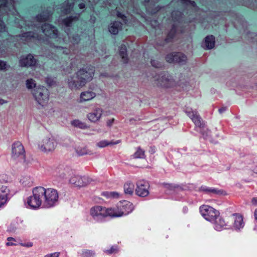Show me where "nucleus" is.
Here are the masks:
<instances>
[{"instance_id": "3c124183", "label": "nucleus", "mask_w": 257, "mask_h": 257, "mask_svg": "<svg viewBox=\"0 0 257 257\" xmlns=\"http://www.w3.org/2000/svg\"><path fill=\"white\" fill-rule=\"evenodd\" d=\"M117 17L121 19L125 23L126 22V17L120 12H118L117 13Z\"/></svg>"}, {"instance_id": "473e14b6", "label": "nucleus", "mask_w": 257, "mask_h": 257, "mask_svg": "<svg viewBox=\"0 0 257 257\" xmlns=\"http://www.w3.org/2000/svg\"><path fill=\"white\" fill-rule=\"evenodd\" d=\"M95 96V93L92 91H85L81 93L80 99L81 101H88Z\"/></svg>"}, {"instance_id": "7ed1b4c3", "label": "nucleus", "mask_w": 257, "mask_h": 257, "mask_svg": "<svg viewBox=\"0 0 257 257\" xmlns=\"http://www.w3.org/2000/svg\"><path fill=\"white\" fill-rule=\"evenodd\" d=\"M42 191L43 208H51L58 204L59 193L52 188H45L41 186Z\"/></svg>"}, {"instance_id": "f03ea898", "label": "nucleus", "mask_w": 257, "mask_h": 257, "mask_svg": "<svg viewBox=\"0 0 257 257\" xmlns=\"http://www.w3.org/2000/svg\"><path fill=\"white\" fill-rule=\"evenodd\" d=\"M24 203L27 208L37 210L43 208L42 191L41 186L36 187L32 190V195L28 197Z\"/></svg>"}, {"instance_id": "ea45409f", "label": "nucleus", "mask_w": 257, "mask_h": 257, "mask_svg": "<svg viewBox=\"0 0 257 257\" xmlns=\"http://www.w3.org/2000/svg\"><path fill=\"white\" fill-rule=\"evenodd\" d=\"M71 124L74 126L78 127L79 128L83 129L86 128L87 127L86 124L84 122H83L78 119H75L72 121Z\"/></svg>"}, {"instance_id": "b1692460", "label": "nucleus", "mask_w": 257, "mask_h": 257, "mask_svg": "<svg viewBox=\"0 0 257 257\" xmlns=\"http://www.w3.org/2000/svg\"><path fill=\"white\" fill-rule=\"evenodd\" d=\"M52 14V10L47 9L41 13L37 15L35 17V19L37 22H39L48 21L51 19Z\"/></svg>"}, {"instance_id": "9d476101", "label": "nucleus", "mask_w": 257, "mask_h": 257, "mask_svg": "<svg viewBox=\"0 0 257 257\" xmlns=\"http://www.w3.org/2000/svg\"><path fill=\"white\" fill-rule=\"evenodd\" d=\"M12 157L17 162L25 160V151L22 144L20 142L14 143L12 146Z\"/></svg>"}, {"instance_id": "aec40b11", "label": "nucleus", "mask_w": 257, "mask_h": 257, "mask_svg": "<svg viewBox=\"0 0 257 257\" xmlns=\"http://www.w3.org/2000/svg\"><path fill=\"white\" fill-rule=\"evenodd\" d=\"M20 65L21 67H32L37 64V60L34 58L33 55L29 54L26 56L21 57L19 60Z\"/></svg>"}, {"instance_id": "f3484780", "label": "nucleus", "mask_w": 257, "mask_h": 257, "mask_svg": "<svg viewBox=\"0 0 257 257\" xmlns=\"http://www.w3.org/2000/svg\"><path fill=\"white\" fill-rule=\"evenodd\" d=\"M57 143L54 138H48L44 139L41 145H39V149L44 152H52L54 150Z\"/></svg>"}, {"instance_id": "bb28decb", "label": "nucleus", "mask_w": 257, "mask_h": 257, "mask_svg": "<svg viewBox=\"0 0 257 257\" xmlns=\"http://www.w3.org/2000/svg\"><path fill=\"white\" fill-rule=\"evenodd\" d=\"M212 223L213 224L214 228L217 231H220L223 229H226L227 224L223 218L220 215L215 219V220L213 221Z\"/></svg>"}, {"instance_id": "c85d7f7f", "label": "nucleus", "mask_w": 257, "mask_h": 257, "mask_svg": "<svg viewBox=\"0 0 257 257\" xmlns=\"http://www.w3.org/2000/svg\"><path fill=\"white\" fill-rule=\"evenodd\" d=\"M122 24L118 21H114L110 24L108 27L109 32L112 35H116L122 29Z\"/></svg>"}, {"instance_id": "bf43d9fd", "label": "nucleus", "mask_w": 257, "mask_h": 257, "mask_svg": "<svg viewBox=\"0 0 257 257\" xmlns=\"http://www.w3.org/2000/svg\"><path fill=\"white\" fill-rule=\"evenodd\" d=\"M256 36V34L254 33H249L248 34V36L249 37H253L254 36Z\"/></svg>"}, {"instance_id": "de8ad7c7", "label": "nucleus", "mask_w": 257, "mask_h": 257, "mask_svg": "<svg viewBox=\"0 0 257 257\" xmlns=\"http://www.w3.org/2000/svg\"><path fill=\"white\" fill-rule=\"evenodd\" d=\"M53 47H56L57 50H63V53H64V54H68L70 53V50L68 49L65 48H63L61 46H55L54 45H53Z\"/></svg>"}, {"instance_id": "09e8293b", "label": "nucleus", "mask_w": 257, "mask_h": 257, "mask_svg": "<svg viewBox=\"0 0 257 257\" xmlns=\"http://www.w3.org/2000/svg\"><path fill=\"white\" fill-rule=\"evenodd\" d=\"M152 66L155 68H160L162 66V64L158 61L152 60L151 62Z\"/></svg>"}, {"instance_id": "a211bd4d", "label": "nucleus", "mask_w": 257, "mask_h": 257, "mask_svg": "<svg viewBox=\"0 0 257 257\" xmlns=\"http://www.w3.org/2000/svg\"><path fill=\"white\" fill-rule=\"evenodd\" d=\"M12 196L13 194L7 186L0 185V208L5 206Z\"/></svg>"}, {"instance_id": "79ce46f5", "label": "nucleus", "mask_w": 257, "mask_h": 257, "mask_svg": "<svg viewBox=\"0 0 257 257\" xmlns=\"http://www.w3.org/2000/svg\"><path fill=\"white\" fill-rule=\"evenodd\" d=\"M172 17L175 21L180 22L182 19V14L179 11H174L172 13Z\"/></svg>"}, {"instance_id": "13d9d810", "label": "nucleus", "mask_w": 257, "mask_h": 257, "mask_svg": "<svg viewBox=\"0 0 257 257\" xmlns=\"http://www.w3.org/2000/svg\"><path fill=\"white\" fill-rule=\"evenodd\" d=\"M150 152L151 153V154H154L155 153V147H150Z\"/></svg>"}, {"instance_id": "69168bd1", "label": "nucleus", "mask_w": 257, "mask_h": 257, "mask_svg": "<svg viewBox=\"0 0 257 257\" xmlns=\"http://www.w3.org/2000/svg\"><path fill=\"white\" fill-rule=\"evenodd\" d=\"M150 0H144V3L145 4L146 7H147V4L150 2Z\"/></svg>"}, {"instance_id": "20e7f679", "label": "nucleus", "mask_w": 257, "mask_h": 257, "mask_svg": "<svg viewBox=\"0 0 257 257\" xmlns=\"http://www.w3.org/2000/svg\"><path fill=\"white\" fill-rule=\"evenodd\" d=\"M111 208H106L100 205H95L89 210V215L91 218L97 222H102L107 217H112Z\"/></svg>"}, {"instance_id": "680f3d73", "label": "nucleus", "mask_w": 257, "mask_h": 257, "mask_svg": "<svg viewBox=\"0 0 257 257\" xmlns=\"http://www.w3.org/2000/svg\"><path fill=\"white\" fill-rule=\"evenodd\" d=\"M254 216L255 219L257 220V208L254 211Z\"/></svg>"}, {"instance_id": "412c9836", "label": "nucleus", "mask_w": 257, "mask_h": 257, "mask_svg": "<svg viewBox=\"0 0 257 257\" xmlns=\"http://www.w3.org/2000/svg\"><path fill=\"white\" fill-rule=\"evenodd\" d=\"M234 222L232 225V229L236 231H240L244 226L243 216L238 213L232 214Z\"/></svg>"}, {"instance_id": "c9c22d12", "label": "nucleus", "mask_w": 257, "mask_h": 257, "mask_svg": "<svg viewBox=\"0 0 257 257\" xmlns=\"http://www.w3.org/2000/svg\"><path fill=\"white\" fill-rule=\"evenodd\" d=\"M120 142V140L116 142L108 141L107 140H102L98 142L96 144L97 146L99 148H104L108 145H116Z\"/></svg>"}, {"instance_id": "4d7b16f0", "label": "nucleus", "mask_w": 257, "mask_h": 257, "mask_svg": "<svg viewBox=\"0 0 257 257\" xmlns=\"http://www.w3.org/2000/svg\"><path fill=\"white\" fill-rule=\"evenodd\" d=\"M78 7L80 9H83L85 8V4L84 3H80L78 5Z\"/></svg>"}, {"instance_id": "a18cd8bd", "label": "nucleus", "mask_w": 257, "mask_h": 257, "mask_svg": "<svg viewBox=\"0 0 257 257\" xmlns=\"http://www.w3.org/2000/svg\"><path fill=\"white\" fill-rule=\"evenodd\" d=\"M10 67L6 62L0 60V70H7Z\"/></svg>"}, {"instance_id": "1a4fd4ad", "label": "nucleus", "mask_w": 257, "mask_h": 257, "mask_svg": "<svg viewBox=\"0 0 257 257\" xmlns=\"http://www.w3.org/2000/svg\"><path fill=\"white\" fill-rule=\"evenodd\" d=\"M32 94L36 101L42 106L45 105L49 100V91L45 87H36L32 90Z\"/></svg>"}, {"instance_id": "a19ab883", "label": "nucleus", "mask_w": 257, "mask_h": 257, "mask_svg": "<svg viewBox=\"0 0 257 257\" xmlns=\"http://www.w3.org/2000/svg\"><path fill=\"white\" fill-rule=\"evenodd\" d=\"M76 152L79 156H83L90 154V151L86 147H78Z\"/></svg>"}, {"instance_id": "8fccbe9b", "label": "nucleus", "mask_w": 257, "mask_h": 257, "mask_svg": "<svg viewBox=\"0 0 257 257\" xmlns=\"http://www.w3.org/2000/svg\"><path fill=\"white\" fill-rule=\"evenodd\" d=\"M60 255L59 252H55L45 255L44 257H59Z\"/></svg>"}, {"instance_id": "dca6fc26", "label": "nucleus", "mask_w": 257, "mask_h": 257, "mask_svg": "<svg viewBox=\"0 0 257 257\" xmlns=\"http://www.w3.org/2000/svg\"><path fill=\"white\" fill-rule=\"evenodd\" d=\"M16 37L17 38H19L23 43L28 44L31 42H35L37 41H40L41 39V36L38 33L34 32H27L21 35L16 36Z\"/></svg>"}, {"instance_id": "e2e57ef3", "label": "nucleus", "mask_w": 257, "mask_h": 257, "mask_svg": "<svg viewBox=\"0 0 257 257\" xmlns=\"http://www.w3.org/2000/svg\"><path fill=\"white\" fill-rule=\"evenodd\" d=\"M188 208L187 207H183V212L186 213L188 212Z\"/></svg>"}, {"instance_id": "49530a36", "label": "nucleus", "mask_w": 257, "mask_h": 257, "mask_svg": "<svg viewBox=\"0 0 257 257\" xmlns=\"http://www.w3.org/2000/svg\"><path fill=\"white\" fill-rule=\"evenodd\" d=\"M8 242L6 243L7 246H13L16 245L17 244L15 243L16 239L12 237H9L7 238Z\"/></svg>"}, {"instance_id": "cd10ccee", "label": "nucleus", "mask_w": 257, "mask_h": 257, "mask_svg": "<svg viewBox=\"0 0 257 257\" xmlns=\"http://www.w3.org/2000/svg\"><path fill=\"white\" fill-rule=\"evenodd\" d=\"M177 26L175 24L173 25L172 29L168 33L167 37L161 42H158V44L160 46H164L166 44L172 42L176 32Z\"/></svg>"}, {"instance_id": "f8f14e48", "label": "nucleus", "mask_w": 257, "mask_h": 257, "mask_svg": "<svg viewBox=\"0 0 257 257\" xmlns=\"http://www.w3.org/2000/svg\"><path fill=\"white\" fill-rule=\"evenodd\" d=\"M199 210L201 214L204 218L211 222L215 220L216 217L220 215V213L218 210L206 205L201 206Z\"/></svg>"}, {"instance_id": "c756f323", "label": "nucleus", "mask_w": 257, "mask_h": 257, "mask_svg": "<svg viewBox=\"0 0 257 257\" xmlns=\"http://www.w3.org/2000/svg\"><path fill=\"white\" fill-rule=\"evenodd\" d=\"M74 3H70L68 0L65 1L62 5V12L65 14H70L74 7Z\"/></svg>"}, {"instance_id": "0e129e2a", "label": "nucleus", "mask_w": 257, "mask_h": 257, "mask_svg": "<svg viewBox=\"0 0 257 257\" xmlns=\"http://www.w3.org/2000/svg\"><path fill=\"white\" fill-rule=\"evenodd\" d=\"M171 184H167V183H164V186L166 187V188H169V187H171Z\"/></svg>"}, {"instance_id": "4468645a", "label": "nucleus", "mask_w": 257, "mask_h": 257, "mask_svg": "<svg viewBox=\"0 0 257 257\" xmlns=\"http://www.w3.org/2000/svg\"><path fill=\"white\" fill-rule=\"evenodd\" d=\"M166 61L170 63L184 65L187 61L186 56L181 52H172L166 56Z\"/></svg>"}, {"instance_id": "e433bc0d", "label": "nucleus", "mask_w": 257, "mask_h": 257, "mask_svg": "<svg viewBox=\"0 0 257 257\" xmlns=\"http://www.w3.org/2000/svg\"><path fill=\"white\" fill-rule=\"evenodd\" d=\"M9 34L6 30V25L3 20L0 19V37L6 38L8 36Z\"/></svg>"}, {"instance_id": "c03bdc74", "label": "nucleus", "mask_w": 257, "mask_h": 257, "mask_svg": "<svg viewBox=\"0 0 257 257\" xmlns=\"http://www.w3.org/2000/svg\"><path fill=\"white\" fill-rule=\"evenodd\" d=\"M179 2L181 4L188 6V5H191L193 7H195L196 6V4L195 2L189 1V0H179Z\"/></svg>"}, {"instance_id": "774afa93", "label": "nucleus", "mask_w": 257, "mask_h": 257, "mask_svg": "<svg viewBox=\"0 0 257 257\" xmlns=\"http://www.w3.org/2000/svg\"><path fill=\"white\" fill-rule=\"evenodd\" d=\"M91 20L93 22V23H94V21H95V18L94 19H93L91 17Z\"/></svg>"}, {"instance_id": "4be33fe9", "label": "nucleus", "mask_w": 257, "mask_h": 257, "mask_svg": "<svg viewBox=\"0 0 257 257\" xmlns=\"http://www.w3.org/2000/svg\"><path fill=\"white\" fill-rule=\"evenodd\" d=\"M199 191L210 196L224 195L223 190H219L215 188H211L206 186H201L199 188Z\"/></svg>"}, {"instance_id": "f257e3e1", "label": "nucleus", "mask_w": 257, "mask_h": 257, "mask_svg": "<svg viewBox=\"0 0 257 257\" xmlns=\"http://www.w3.org/2000/svg\"><path fill=\"white\" fill-rule=\"evenodd\" d=\"M95 70L93 67H86L80 69L76 76H71L68 78V85L71 89H78L84 86L93 78Z\"/></svg>"}, {"instance_id": "0eeeda50", "label": "nucleus", "mask_w": 257, "mask_h": 257, "mask_svg": "<svg viewBox=\"0 0 257 257\" xmlns=\"http://www.w3.org/2000/svg\"><path fill=\"white\" fill-rule=\"evenodd\" d=\"M80 14H77L75 16H70L62 19L61 21V24L65 27V32L67 34L69 39L73 44H77L79 42L80 39V36L78 35L71 36L70 33V27L72 24L79 20Z\"/></svg>"}, {"instance_id": "39448f33", "label": "nucleus", "mask_w": 257, "mask_h": 257, "mask_svg": "<svg viewBox=\"0 0 257 257\" xmlns=\"http://www.w3.org/2000/svg\"><path fill=\"white\" fill-rule=\"evenodd\" d=\"M111 208L114 218L128 215L134 210V206L130 201L123 200L119 201L116 206Z\"/></svg>"}, {"instance_id": "5701e85b", "label": "nucleus", "mask_w": 257, "mask_h": 257, "mask_svg": "<svg viewBox=\"0 0 257 257\" xmlns=\"http://www.w3.org/2000/svg\"><path fill=\"white\" fill-rule=\"evenodd\" d=\"M24 227L23 220L17 218L11 223L7 230L10 232H15L18 230L23 229Z\"/></svg>"}, {"instance_id": "58836bf2", "label": "nucleus", "mask_w": 257, "mask_h": 257, "mask_svg": "<svg viewBox=\"0 0 257 257\" xmlns=\"http://www.w3.org/2000/svg\"><path fill=\"white\" fill-rule=\"evenodd\" d=\"M118 247L117 245H112L109 248L103 250L107 254H115L118 252Z\"/></svg>"}, {"instance_id": "603ef678", "label": "nucleus", "mask_w": 257, "mask_h": 257, "mask_svg": "<svg viewBox=\"0 0 257 257\" xmlns=\"http://www.w3.org/2000/svg\"><path fill=\"white\" fill-rule=\"evenodd\" d=\"M227 109V106H222L218 109L219 113L222 114Z\"/></svg>"}, {"instance_id": "393cba45", "label": "nucleus", "mask_w": 257, "mask_h": 257, "mask_svg": "<svg viewBox=\"0 0 257 257\" xmlns=\"http://www.w3.org/2000/svg\"><path fill=\"white\" fill-rule=\"evenodd\" d=\"M102 109L100 108H96L91 112L87 114L88 119L92 122H96L101 118L102 114Z\"/></svg>"}, {"instance_id": "37998d69", "label": "nucleus", "mask_w": 257, "mask_h": 257, "mask_svg": "<svg viewBox=\"0 0 257 257\" xmlns=\"http://www.w3.org/2000/svg\"><path fill=\"white\" fill-rule=\"evenodd\" d=\"M26 86L27 88L28 89H32L33 87L35 88L36 87V83L35 82V81L33 79H28L26 81Z\"/></svg>"}, {"instance_id": "6e6552de", "label": "nucleus", "mask_w": 257, "mask_h": 257, "mask_svg": "<svg viewBox=\"0 0 257 257\" xmlns=\"http://www.w3.org/2000/svg\"><path fill=\"white\" fill-rule=\"evenodd\" d=\"M156 84L162 88H171L176 85L173 76L168 72H163L155 77Z\"/></svg>"}, {"instance_id": "423d86ee", "label": "nucleus", "mask_w": 257, "mask_h": 257, "mask_svg": "<svg viewBox=\"0 0 257 257\" xmlns=\"http://www.w3.org/2000/svg\"><path fill=\"white\" fill-rule=\"evenodd\" d=\"M186 113L193 121L196 127L199 129V130L197 131L202 134L204 138L207 139V138L210 135V131L205 126V124L202 119L198 114V112L196 111L188 109L186 110Z\"/></svg>"}, {"instance_id": "ddd939ff", "label": "nucleus", "mask_w": 257, "mask_h": 257, "mask_svg": "<svg viewBox=\"0 0 257 257\" xmlns=\"http://www.w3.org/2000/svg\"><path fill=\"white\" fill-rule=\"evenodd\" d=\"M150 183L146 180H140L137 182L136 193L141 197H145L149 194Z\"/></svg>"}, {"instance_id": "2eb2a0df", "label": "nucleus", "mask_w": 257, "mask_h": 257, "mask_svg": "<svg viewBox=\"0 0 257 257\" xmlns=\"http://www.w3.org/2000/svg\"><path fill=\"white\" fill-rule=\"evenodd\" d=\"M11 5V10L8 7V0H0V16L4 14L15 15L18 13L15 7L14 0H9Z\"/></svg>"}, {"instance_id": "864d4df0", "label": "nucleus", "mask_w": 257, "mask_h": 257, "mask_svg": "<svg viewBox=\"0 0 257 257\" xmlns=\"http://www.w3.org/2000/svg\"><path fill=\"white\" fill-rule=\"evenodd\" d=\"M21 245L23 246H26L27 247H32L33 246V243L31 242H29L27 243H21Z\"/></svg>"}, {"instance_id": "a878e982", "label": "nucleus", "mask_w": 257, "mask_h": 257, "mask_svg": "<svg viewBox=\"0 0 257 257\" xmlns=\"http://www.w3.org/2000/svg\"><path fill=\"white\" fill-rule=\"evenodd\" d=\"M215 45V37L213 35L207 36L202 43L201 46L205 50L212 49Z\"/></svg>"}, {"instance_id": "338daca9", "label": "nucleus", "mask_w": 257, "mask_h": 257, "mask_svg": "<svg viewBox=\"0 0 257 257\" xmlns=\"http://www.w3.org/2000/svg\"><path fill=\"white\" fill-rule=\"evenodd\" d=\"M253 171L254 173L257 174V168H254L253 170Z\"/></svg>"}, {"instance_id": "6e6d98bb", "label": "nucleus", "mask_w": 257, "mask_h": 257, "mask_svg": "<svg viewBox=\"0 0 257 257\" xmlns=\"http://www.w3.org/2000/svg\"><path fill=\"white\" fill-rule=\"evenodd\" d=\"M114 121V119H109L107 121L106 124L108 127H110Z\"/></svg>"}, {"instance_id": "5fc2aeb1", "label": "nucleus", "mask_w": 257, "mask_h": 257, "mask_svg": "<svg viewBox=\"0 0 257 257\" xmlns=\"http://www.w3.org/2000/svg\"><path fill=\"white\" fill-rule=\"evenodd\" d=\"M251 202L252 205L254 206H257V197H253L251 200Z\"/></svg>"}, {"instance_id": "2f4dec72", "label": "nucleus", "mask_w": 257, "mask_h": 257, "mask_svg": "<svg viewBox=\"0 0 257 257\" xmlns=\"http://www.w3.org/2000/svg\"><path fill=\"white\" fill-rule=\"evenodd\" d=\"M119 54L124 63L128 62V57L126 53V48L124 44H121L119 48Z\"/></svg>"}, {"instance_id": "4c0bfd02", "label": "nucleus", "mask_w": 257, "mask_h": 257, "mask_svg": "<svg viewBox=\"0 0 257 257\" xmlns=\"http://www.w3.org/2000/svg\"><path fill=\"white\" fill-rule=\"evenodd\" d=\"M134 157L136 159H143L145 157V151L140 147L137 148L136 152L134 154Z\"/></svg>"}, {"instance_id": "72a5a7b5", "label": "nucleus", "mask_w": 257, "mask_h": 257, "mask_svg": "<svg viewBox=\"0 0 257 257\" xmlns=\"http://www.w3.org/2000/svg\"><path fill=\"white\" fill-rule=\"evenodd\" d=\"M101 194L106 198L115 199L120 197V194L116 191H104Z\"/></svg>"}, {"instance_id": "7c9ffc66", "label": "nucleus", "mask_w": 257, "mask_h": 257, "mask_svg": "<svg viewBox=\"0 0 257 257\" xmlns=\"http://www.w3.org/2000/svg\"><path fill=\"white\" fill-rule=\"evenodd\" d=\"M135 186L130 181L126 182L123 185L124 192L125 194L131 195L134 193Z\"/></svg>"}, {"instance_id": "f704fd0d", "label": "nucleus", "mask_w": 257, "mask_h": 257, "mask_svg": "<svg viewBox=\"0 0 257 257\" xmlns=\"http://www.w3.org/2000/svg\"><path fill=\"white\" fill-rule=\"evenodd\" d=\"M81 257H95L96 252L94 250L84 249L79 252Z\"/></svg>"}, {"instance_id": "6ab92c4d", "label": "nucleus", "mask_w": 257, "mask_h": 257, "mask_svg": "<svg viewBox=\"0 0 257 257\" xmlns=\"http://www.w3.org/2000/svg\"><path fill=\"white\" fill-rule=\"evenodd\" d=\"M90 182V179L88 177L74 175L70 179V183L75 186L81 187L87 185Z\"/></svg>"}, {"instance_id": "9b49d317", "label": "nucleus", "mask_w": 257, "mask_h": 257, "mask_svg": "<svg viewBox=\"0 0 257 257\" xmlns=\"http://www.w3.org/2000/svg\"><path fill=\"white\" fill-rule=\"evenodd\" d=\"M40 30H41L45 35L51 39H54L56 41L60 43L64 41V39L59 36L57 29L52 25L45 24L41 26L40 31Z\"/></svg>"}, {"instance_id": "052dcab7", "label": "nucleus", "mask_w": 257, "mask_h": 257, "mask_svg": "<svg viewBox=\"0 0 257 257\" xmlns=\"http://www.w3.org/2000/svg\"><path fill=\"white\" fill-rule=\"evenodd\" d=\"M6 102H7L6 101L4 100L3 99L0 98V105H2Z\"/></svg>"}]
</instances>
